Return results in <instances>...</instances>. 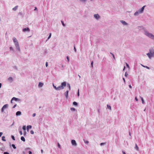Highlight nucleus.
I'll use <instances>...</instances> for the list:
<instances>
[{"instance_id":"3c124183","label":"nucleus","mask_w":154,"mask_h":154,"mask_svg":"<svg viewBox=\"0 0 154 154\" xmlns=\"http://www.w3.org/2000/svg\"><path fill=\"white\" fill-rule=\"evenodd\" d=\"M135 100L137 101H138V99L137 98V97H135Z\"/></svg>"},{"instance_id":"4468645a","label":"nucleus","mask_w":154,"mask_h":154,"mask_svg":"<svg viewBox=\"0 0 154 154\" xmlns=\"http://www.w3.org/2000/svg\"><path fill=\"white\" fill-rule=\"evenodd\" d=\"M43 85V84L42 82H40L38 84V86L39 87H42Z\"/></svg>"},{"instance_id":"2eb2a0df","label":"nucleus","mask_w":154,"mask_h":154,"mask_svg":"<svg viewBox=\"0 0 154 154\" xmlns=\"http://www.w3.org/2000/svg\"><path fill=\"white\" fill-rule=\"evenodd\" d=\"M135 148L137 151L139 150V148L138 146H137V144H135Z\"/></svg>"},{"instance_id":"69168bd1","label":"nucleus","mask_w":154,"mask_h":154,"mask_svg":"<svg viewBox=\"0 0 154 154\" xmlns=\"http://www.w3.org/2000/svg\"><path fill=\"white\" fill-rule=\"evenodd\" d=\"M130 134H131V133H130V132H129V134L130 135Z\"/></svg>"},{"instance_id":"0e129e2a","label":"nucleus","mask_w":154,"mask_h":154,"mask_svg":"<svg viewBox=\"0 0 154 154\" xmlns=\"http://www.w3.org/2000/svg\"><path fill=\"white\" fill-rule=\"evenodd\" d=\"M125 66L124 67V69H123V70H124V69H125Z\"/></svg>"},{"instance_id":"f257e3e1","label":"nucleus","mask_w":154,"mask_h":154,"mask_svg":"<svg viewBox=\"0 0 154 154\" xmlns=\"http://www.w3.org/2000/svg\"><path fill=\"white\" fill-rule=\"evenodd\" d=\"M13 42H14V43H15V46L16 47L17 49L19 51H20V48L19 44L18 41L17 40V39L15 37H14L13 38Z\"/></svg>"},{"instance_id":"de8ad7c7","label":"nucleus","mask_w":154,"mask_h":154,"mask_svg":"<svg viewBox=\"0 0 154 154\" xmlns=\"http://www.w3.org/2000/svg\"><path fill=\"white\" fill-rule=\"evenodd\" d=\"M29 154H32V152L31 151H29Z\"/></svg>"},{"instance_id":"0eeeda50","label":"nucleus","mask_w":154,"mask_h":154,"mask_svg":"<svg viewBox=\"0 0 154 154\" xmlns=\"http://www.w3.org/2000/svg\"><path fill=\"white\" fill-rule=\"evenodd\" d=\"M71 143L73 145L76 146L77 145L75 141L74 140H72Z\"/></svg>"},{"instance_id":"f704fd0d","label":"nucleus","mask_w":154,"mask_h":154,"mask_svg":"<svg viewBox=\"0 0 154 154\" xmlns=\"http://www.w3.org/2000/svg\"><path fill=\"white\" fill-rule=\"evenodd\" d=\"M4 154H9V153L8 152H5Z\"/></svg>"},{"instance_id":"680f3d73","label":"nucleus","mask_w":154,"mask_h":154,"mask_svg":"<svg viewBox=\"0 0 154 154\" xmlns=\"http://www.w3.org/2000/svg\"><path fill=\"white\" fill-rule=\"evenodd\" d=\"M69 89H70V85L69 84Z\"/></svg>"},{"instance_id":"a211bd4d","label":"nucleus","mask_w":154,"mask_h":154,"mask_svg":"<svg viewBox=\"0 0 154 154\" xmlns=\"http://www.w3.org/2000/svg\"><path fill=\"white\" fill-rule=\"evenodd\" d=\"M17 8H18V6H15V7L14 8H13V10L14 11H16L17 10Z\"/></svg>"},{"instance_id":"c756f323","label":"nucleus","mask_w":154,"mask_h":154,"mask_svg":"<svg viewBox=\"0 0 154 154\" xmlns=\"http://www.w3.org/2000/svg\"><path fill=\"white\" fill-rule=\"evenodd\" d=\"M58 146L60 148H61L60 146L58 143Z\"/></svg>"},{"instance_id":"864d4df0","label":"nucleus","mask_w":154,"mask_h":154,"mask_svg":"<svg viewBox=\"0 0 154 154\" xmlns=\"http://www.w3.org/2000/svg\"><path fill=\"white\" fill-rule=\"evenodd\" d=\"M129 87L131 88H132V87L131 85H129Z\"/></svg>"},{"instance_id":"4be33fe9","label":"nucleus","mask_w":154,"mask_h":154,"mask_svg":"<svg viewBox=\"0 0 154 154\" xmlns=\"http://www.w3.org/2000/svg\"><path fill=\"white\" fill-rule=\"evenodd\" d=\"M107 107L108 109H109L110 110H111V107L110 106L107 105Z\"/></svg>"},{"instance_id":"5fc2aeb1","label":"nucleus","mask_w":154,"mask_h":154,"mask_svg":"<svg viewBox=\"0 0 154 154\" xmlns=\"http://www.w3.org/2000/svg\"><path fill=\"white\" fill-rule=\"evenodd\" d=\"M78 96H79V91H78Z\"/></svg>"},{"instance_id":"bf43d9fd","label":"nucleus","mask_w":154,"mask_h":154,"mask_svg":"<svg viewBox=\"0 0 154 154\" xmlns=\"http://www.w3.org/2000/svg\"><path fill=\"white\" fill-rule=\"evenodd\" d=\"M10 49H11V50H12V49H13V48H12V47H10Z\"/></svg>"},{"instance_id":"79ce46f5","label":"nucleus","mask_w":154,"mask_h":154,"mask_svg":"<svg viewBox=\"0 0 154 154\" xmlns=\"http://www.w3.org/2000/svg\"><path fill=\"white\" fill-rule=\"evenodd\" d=\"M93 62L92 61L91 63V66H92V67H93Z\"/></svg>"},{"instance_id":"423d86ee","label":"nucleus","mask_w":154,"mask_h":154,"mask_svg":"<svg viewBox=\"0 0 154 154\" xmlns=\"http://www.w3.org/2000/svg\"><path fill=\"white\" fill-rule=\"evenodd\" d=\"M8 104H5V105H4L2 109V112H4V109L7 108L8 107Z\"/></svg>"},{"instance_id":"a878e982","label":"nucleus","mask_w":154,"mask_h":154,"mask_svg":"<svg viewBox=\"0 0 154 154\" xmlns=\"http://www.w3.org/2000/svg\"><path fill=\"white\" fill-rule=\"evenodd\" d=\"M66 58L68 60V62H69V57L68 56H67L66 57Z\"/></svg>"},{"instance_id":"9b49d317","label":"nucleus","mask_w":154,"mask_h":154,"mask_svg":"<svg viewBox=\"0 0 154 154\" xmlns=\"http://www.w3.org/2000/svg\"><path fill=\"white\" fill-rule=\"evenodd\" d=\"M8 81L10 82H12L13 81V78L12 77H9L8 78Z\"/></svg>"},{"instance_id":"4c0bfd02","label":"nucleus","mask_w":154,"mask_h":154,"mask_svg":"<svg viewBox=\"0 0 154 154\" xmlns=\"http://www.w3.org/2000/svg\"><path fill=\"white\" fill-rule=\"evenodd\" d=\"M126 65L129 68V65L127 63H126Z\"/></svg>"},{"instance_id":"5701e85b","label":"nucleus","mask_w":154,"mask_h":154,"mask_svg":"<svg viewBox=\"0 0 154 154\" xmlns=\"http://www.w3.org/2000/svg\"><path fill=\"white\" fill-rule=\"evenodd\" d=\"M73 104L74 105L77 106V103L76 102H73Z\"/></svg>"},{"instance_id":"6e6d98bb","label":"nucleus","mask_w":154,"mask_h":154,"mask_svg":"<svg viewBox=\"0 0 154 154\" xmlns=\"http://www.w3.org/2000/svg\"><path fill=\"white\" fill-rule=\"evenodd\" d=\"M37 8L36 7H35V9H34V10H35H35H37Z\"/></svg>"},{"instance_id":"473e14b6","label":"nucleus","mask_w":154,"mask_h":154,"mask_svg":"<svg viewBox=\"0 0 154 154\" xmlns=\"http://www.w3.org/2000/svg\"><path fill=\"white\" fill-rule=\"evenodd\" d=\"M105 144H106V143H101L100 144V145L101 146H102V145H104Z\"/></svg>"},{"instance_id":"412c9836","label":"nucleus","mask_w":154,"mask_h":154,"mask_svg":"<svg viewBox=\"0 0 154 154\" xmlns=\"http://www.w3.org/2000/svg\"><path fill=\"white\" fill-rule=\"evenodd\" d=\"M5 137L3 136L2 137V140L4 141H5L6 140L5 139Z\"/></svg>"},{"instance_id":"a18cd8bd","label":"nucleus","mask_w":154,"mask_h":154,"mask_svg":"<svg viewBox=\"0 0 154 154\" xmlns=\"http://www.w3.org/2000/svg\"><path fill=\"white\" fill-rule=\"evenodd\" d=\"M74 49L75 52L76 51V49L75 48V46H74Z\"/></svg>"},{"instance_id":"c9c22d12","label":"nucleus","mask_w":154,"mask_h":154,"mask_svg":"<svg viewBox=\"0 0 154 154\" xmlns=\"http://www.w3.org/2000/svg\"><path fill=\"white\" fill-rule=\"evenodd\" d=\"M19 132L21 135H22V134L23 133H22V132L21 131H20Z\"/></svg>"},{"instance_id":"58836bf2","label":"nucleus","mask_w":154,"mask_h":154,"mask_svg":"<svg viewBox=\"0 0 154 154\" xmlns=\"http://www.w3.org/2000/svg\"><path fill=\"white\" fill-rule=\"evenodd\" d=\"M53 87H54V88L56 89L57 90V87H56V86H55L54 85H53Z\"/></svg>"},{"instance_id":"ea45409f","label":"nucleus","mask_w":154,"mask_h":154,"mask_svg":"<svg viewBox=\"0 0 154 154\" xmlns=\"http://www.w3.org/2000/svg\"><path fill=\"white\" fill-rule=\"evenodd\" d=\"M17 106V104H15L14 105V106L13 107V108H15V107Z\"/></svg>"},{"instance_id":"052dcab7","label":"nucleus","mask_w":154,"mask_h":154,"mask_svg":"<svg viewBox=\"0 0 154 154\" xmlns=\"http://www.w3.org/2000/svg\"><path fill=\"white\" fill-rule=\"evenodd\" d=\"M2 86L1 83H0V88H1Z\"/></svg>"},{"instance_id":"393cba45","label":"nucleus","mask_w":154,"mask_h":154,"mask_svg":"<svg viewBox=\"0 0 154 154\" xmlns=\"http://www.w3.org/2000/svg\"><path fill=\"white\" fill-rule=\"evenodd\" d=\"M70 109L72 111H75V109L74 108H71Z\"/></svg>"},{"instance_id":"49530a36","label":"nucleus","mask_w":154,"mask_h":154,"mask_svg":"<svg viewBox=\"0 0 154 154\" xmlns=\"http://www.w3.org/2000/svg\"><path fill=\"white\" fill-rule=\"evenodd\" d=\"M35 116V113H34V114H33L32 116H33V117Z\"/></svg>"},{"instance_id":"c03bdc74","label":"nucleus","mask_w":154,"mask_h":154,"mask_svg":"<svg viewBox=\"0 0 154 154\" xmlns=\"http://www.w3.org/2000/svg\"><path fill=\"white\" fill-rule=\"evenodd\" d=\"M111 54H112V55L113 56V57L114 58V59L115 58V57H114V55L113 54H112V53H111Z\"/></svg>"},{"instance_id":"bb28decb","label":"nucleus","mask_w":154,"mask_h":154,"mask_svg":"<svg viewBox=\"0 0 154 154\" xmlns=\"http://www.w3.org/2000/svg\"><path fill=\"white\" fill-rule=\"evenodd\" d=\"M23 129L24 130H26V127L25 126H23Z\"/></svg>"},{"instance_id":"2f4dec72","label":"nucleus","mask_w":154,"mask_h":154,"mask_svg":"<svg viewBox=\"0 0 154 154\" xmlns=\"http://www.w3.org/2000/svg\"><path fill=\"white\" fill-rule=\"evenodd\" d=\"M128 75V74L127 73V72H126L125 73V76H126V77H127Z\"/></svg>"},{"instance_id":"e433bc0d","label":"nucleus","mask_w":154,"mask_h":154,"mask_svg":"<svg viewBox=\"0 0 154 154\" xmlns=\"http://www.w3.org/2000/svg\"><path fill=\"white\" fill-rule=\"evenodd\" d=\"M61 22L62 23V25H63V26H65V25L64 24V23L63 22V21H61Z\"/></svg>"},{"instance_id":"f03ea898","label":"nucleus","mask_w":154,"mask_h":154,"mask_svg":"<svg viewBox=\"0 0 154 154\" xmlns=\"http://www.w3.org/2000/svg\"><path fill=\"white\" fill-rule=\"evenodd\" d=\"M66 85V82H65L62 83L61 85L57 87V90H60L64 88V87H65Z\"/></svg>"},{"instance_id":"7ed1b4c3","label":"nucleus","mask_w":154,"mask_h":154,"mask_svg":"<svg viewBox=\"0 0 154 154\" xmlns=\"http://www.w3.org/2000/svg\"><path fill=\"white\" fill-rule=\"evenodd\" d=\"M145 34L147 36L152 39H154V35L152 34L149 33L147 32H145Z\"/></svg>"},{"instance_id":"b1692460","label":"nucleus","mask_w":154,"mask_h":154,"mask_svg":"<svg viewBox=\"0 0 154 154\" xmlns=\"http://www.w3.org/2000/svg\"><path fill=\"white\" fill-rule=\"evenodd\" d=\"M12 146L13 147L14 149H15L16 148V146H15V145L13 144H12Z\"/></svg>"},{"instance_id":"20e7f679","label":"nucleus","mask_w":154,"mask_h":154,"mask_svg":"<svg viewBox=\"0 0 154 154\" xmlns=\"http://www.w3.org/2000/svg\"><path fill=\"white\" fill-rule=\"evenodd\" d=\"M145 6H144L143 7H142L140 10H139V11H137L134 14L135 15H137L140 13H141L143 11L144 7Z\"/></svg>"},{"instance_id":"13d9d810","label":"nucleus","mask_w":154,"mask_h":154,"mask_svg":"<svg viewBox=\"0 0 154 154\" xmlns=\"http://www.w3.org/2000/svg\"><path fill=\"white\" fill-rule=\"evenodd\" d=\"M41 153H42L43 152V150L42 149H41Z\"/></svg>"},{"instance_id":"72a5a7b5","label":"nucleus","mask_w":154,"mask_h":154,"mask_svg":"<svg viewBox=\"0 0 154 154\" xmlns=\"http://www.w3.org/2000/svg\"><path fill=\"white\" fill-rule=\"evenodd\" d=\"M84 141L87 144H88V141L87 140Z\"/></svg>"},{"instance_id":"39448f33","label":"nucleus","mask_w":154,"mask_h":154,"mask_svg":"<svg viewBox=\"0 0 154 154\" xmlns=\"http://www.w3.org/2000/svg\"><path fill=\"white\" fill-rule=\"evenodd\" d=\"M153 51H152V50L150 51V53H148L147 54V55H148L149 58H150L152 57L153 56L154 54V51L153 50Z\"/></svg>"},{"instance_id":"dca6fc26","label":"nucleus","mask_w":154,"mask_h":154,"mask_svg":"<svg viewBox=\"0 0 154 154\" xmlns=\"http://www.w3.org/2000/svg\"><path fill=\"white\" fill-rule=\"evenodd\" d=\"M21 140L24 142H25V139L24 137L23 136L21 137Z\"/></svg>"},{"instance_id":"6e6552de","label":"nucleus","mask_w":154,"mask_h":154,"mask_svg":"<svg viewBox=\"0 0 154 154\" xmlns=\"http://www.w3.org/2000/svg\"><path fill=\"white\" fill-rule=\"evenodd\" d=\"M23 30L24 32H26V31L29 32V31L30 30H29V28L27 27L26 28L23 29Z\"/></svg>"},{"instance_id":"37998d69","label":"nucleus","mask_w":154,"mask_h":154,"mask_svg":"<svg viewBox=\"0 0 154 154\" xmlns=\"http://www.w3.org/2000/svg\"><path fill=\"white\" fill-rule=\"evenodd\" d=\"M45 65H46V67H47V66H48V63L47 62H46V64H45Z\"/></svg>"},{"instance_id":"6ab92c4d","label":"nucleus","mask_w":154,"mask_h":154,"mask_svg":"<svg viewBox=\"0 0 154 154\" xmlns=\"http://www.w3.org/2000/svg\"><path fill=\"white\" fill-rule=\"evenodd\" d=\"M121 22L124 24H125V25H127V23L125 22V21H123V20H122V21Z\"/></svg>"},{"instance_id":"c85d7f7f","label":"nucleus","mask_w":154,"mask_h":154,"mask_svg":"<svg viewBox=\"0 0 154 154\" xmlns=\"http://www.w3.org/2000/svg\"><path fill=\"white\" fill-rule=\"evenodd\" d=\"M30 133L32 134H33L34 133V131L32 130H31L30 131Z\"/></svg>"},{"instance_id":"f3484780","label":"nucleus","mask_w":154,"mask_h":154,"mask_svg":"<svg viewBox=\"0 0 154 154\" xmlns=\"http://www.w3.org/2000/svg\"><path fill=\"white\" fill-rule=\"evenodd\" d=\"M32 128V126L31 125H28L27 126V129L28 130L29 129H31Z\"/></svg>"},{"instance_id":"1a4fd4ad","label":"nucleus","mask_w":154,"mask_h":154,"mask_svg":"<svg viewBox=\"0 0 154 154\" xmlns=\"http://www.w3.org/2000/svg\"><path fill=\"white\" fill-rule=\"evenodd\" d=\"M94 17L97 19L100 18V16L98 14H95L94 15Z\"/></svg>"},{"instance_id":"ddd939ff","label":"nucleus","mask_w":154,"mask_h":154,"mask_svg":"<svg viewBox=\"0 0 154 154\" xmlns=\"http://www.w3.org/2000/svg\"><path fill=\"white\" fill-rule=\"evenodd\" d=\"M21 112L20 111H17L16 113V115L17 116H19L21 115Z\"/></svg>"},{"instance_id":"aec40b11","label":"nucleus","mask_w":154,"mask_h":154,"mask_svg":"<svg viewBox=\"0 0 154 154\" xmlns=\"http://www.w3.org/2000/svg\"><path fill=\"white\" fill-rule=\"evenodd\" d=\"M140 98H141V100H142V103L143 104H144V100H143V98L142 97H140Z\"/></svg>"},{"instance_id":"8fccbe9b","label":"nucleus","mask_w":154,"mask_h":154,"mask_svg":"<svg viewBox=\"0 0 154 154\" xmlns=\"http://www.w3.org/2000/svg\"><path fill=\"white\" fill-rule=\"evenodd\" d=\"M123 81H124V83H125V78H123Z\"/></svg>"},{"instance_id":"9d476101","label":"nucleus","mask_w":154,"mask_h":154,"mask_svg":"<svg viewBox=\"0 0 154 154\" xmlns=\"http://www.w3.org/2000/svg\"><path fill=\"white\" fill-rule=\"evenodd\" d=\"M15 100L16 101H17L18 100V99L17 98H16L15 97H13L12 98V100H11V103H12V100Z\"/></svg>"},{"instance_id":"09e8293b","label":"nucleus","mask_w":154,"mask_h":154,"mask_svg":"<svg viewBox=\"0 0 154 154\" xmlns=\"http://www.w3.org/2000/svg\"><path fill=\"white\" fill-rule=\"evenodd\" d=\"M81 1L85 2L86 1V0H79Z\"/></svg>"},{"instance_id":"7c9ffc66","label":"nucleus","mask_w":154,"mask_h":154,"mask_svg":"<svg viewBox=\"0 0 154 154\" xmlns=\"http://www.w3.org/2000/svg\"><path fill=\"white\" fill-rule=\"evenodd\" d=\"M51 33L50 34V35H49V37H48V39H49V38H51Z\"/></svg>"},{"instance_id":"f8f14e48","label":"nucleus","mask_w":154,"mask_h":154,"mask_svg":"<svg viewBox=\"0 0 154 154\" xmlns=\"http://www.w3.org/2000/svg\"><path fill=\"white\" fill-rule=\"evenodd\" d=\"M68 91L67 90L65 93V95L66 96V98H67V97H68Z\"/></svg>"},{"instance_id":"4d7b16f0","label":"nucleus","mask_w":154,"mask_h":154,"mask_svg":"<svg viewBox=\"0 0 154 154\" xmlns=\"http://www.w3.org/2000/svg\"><path fill=\"white\" fill-rule=\"evenodd\" d=\"M122 153H123V154H126V153H125V152L124 151L122 152Z\"/></svg>"},{"instance_id":"e2e57ef3","label":"nucleus","mask_w":154,"mask_h":154,"mask_svg":"<svg viewBox=\"0 0 154 154\" xmlns=\"http://www.w3.org/2000/svg\"><path fill=\"white\" fill-rule=\"evenodd\" d=\"M79 76V78H81V76L79 75H78Z\"/></svg>"},{"instance_id":"603ef678","label":"nucleus","mask_w":154,"mask_h":154,"mask_svg":"<svg viewBox=\"0 0 154 154\" xmlns=\"http://www.w3.org/2000/svg\"><path fill=\"white\" fill-rule=\"evenodd\" d=\"M145 67L147 69H149V68L147 66H146Z\"/></svg>"},{"instance_id":"a19ab883","label":"nucleus","mask_w":154,"mask_h":154,"mask_svg":"<svg viewBox=\"0 0 154 154\" xmlns=\"http://www.w3.org/2000/svg\"><path fill=\"white\" fill-rule=\"evenodd\" d=\"M3 133L2 132H0V137H1Z\"/></svg>"},{"instance_id":"cd10ccee","label":"nucleus","mask_w":154,"mask_h":154,"mask_svg":"<svg viewBox=\"0 0 154 154\" xmlns=\"http://www.w3.org/2000/svg\"><path fill=\"white\" fill-rule=\"evenodd\" d=\"M11 137H12V139L13 140H15V138H14V136H12Z\"/></svg>"}]
</instances>
